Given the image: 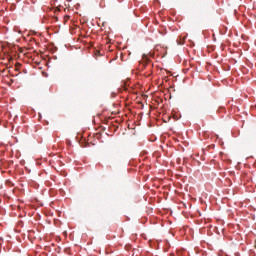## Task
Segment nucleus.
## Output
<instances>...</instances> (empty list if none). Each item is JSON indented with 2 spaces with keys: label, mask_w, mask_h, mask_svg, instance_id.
Instances as JSON below:
<instances>
[{
  "label": "nucleus",
  "mask_w": 256,
  "mask_h": 256,
  "mask_svg": "<svg viewBox=\"0 0 256 256\" xmlns=\"http://www.w3.org/2000/svg\"><path fill=\"white\" fill-rule=\"evenodd\" d=\"M115 95H116L115 93H112V97H115Z\"/></svg>",
  "instance_id": "nucleus-7"
},
{
  "label": "nucleus",
  "mask_w": 256,
  "mask_h": 256,
  "mask_svg": "<svg viewBox=\"0 0 256 256\" xmlns=\"http://www.w3.org/2000/svg\"><path fill=\"white\" fill-rule=\"evenodd\" d=\"M178 45H183V40L182 41H177Z\"/></svg>",
  "instance_id": "nucleus-6"
},
{
  "label": "nucleus",
  "mask_w": 256,
  "mask_h": 256,
  "mask_svg": "<svg viewBox=\"0 0 256 256\" xmlns=\"http://www.w3.org/2000/svg\"><path fill=\"white\" fill-rule=\"evenodd\" d=\"M55 3H57V0H52L51 1V5H55Z\"/></svg>",
  "instance_id": "nucleus-4"
},
{
  "label": "nucleus",
  "mask_w": 256,
  "mask_h": 256,
  "mask_svg": "<svg viewBox=\"0 0 256 256\" xmlns=\"http://www.w3.org/2000/svg\"><path fill=\"white\" fill-rule=\"evenodd\" d=\"M226 109L223 106H220L217 110V113H225Z\"/></svg>",
  "instance_id": "nucleus-2"
},
{
  "label": "nucleus",
  "mask_w": 256,
  "mask_h": 256,
  "mask_svg": "<svg viewBox=\"0 0 256 256\" xmlns=\"http://www.w3.org/2000/svg\"><path fill=\"white\" fill-rule=\"evenodd\" d=\"M130 88V86L127 84V83H125L124 84V89H125V91H127V89H129Z\"/></svg>",
  "instance_id": "nucleus-3"
},
{
  "label": "nucleus",
  "mask_w": 256,
  "mask_h": 256,
  "mask_svg": "<svg viewBox=\"0 0 256 256\" xmlns=\"http://www.w3.org/2000/svg\"><path fill=\"white\" fill-rule=\"evenodd\" d=\"M246 73H249V70H246Z\"/></svg>",
  "instance_id": "nucleus-8"
},
{
  "label": "nucleus",
  "mask_w": 256,
  "mask_h": 256,
  "mask_svg": "<svg viewBox=\"0 0 256 256\" xmlns=\"http://www.w3.org/2000/svg\"><path fill=\"white\" fill-rule=\"evenodd\" d=\"M151 57H153V53L143 54L142 59L139 61L140 63V71H143L149 63H151Z\"/></svg>",
  "instance_id": "nucleus-1"
},
{
  "label": "nucleus",
  "mask_w": 256,
  "mask_h": 256,
  "mask_svg": "<svg viewBox=\"0 0 256 256\" xmlns=\"http://www.w3.org/2000/svg\"><path fill=\"white\" fill-rule=\"evenodd\" d=\"M66 143H67V145H71V140L67 139Z\"/></svg>",
  "instance_id": "nucleus-5"
}]
</instances>
